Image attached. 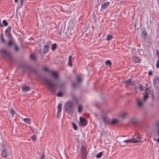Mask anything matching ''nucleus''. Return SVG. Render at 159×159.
I'll list each match as a JSON object with an SVG mask.
<instances>
[{"label": "nucleus", "mask_w": 159, "mask_h": 159, "mask_svg": "<svg viewBox=\"0 0 159 159\" xmlns=\"http://www.w3.org/2000/svg\"><path fill=\"white\" fill-rule=\"evenodd\" d=\"M51 74L52 76L54 78L57 79L58 78V75L57 72L52 71L51 72Z\"/></svg>", "instance_id": "obj_12"}, {"label": "nucleus", "mask_w": 159, "mask_h": 159, "mask_svg": "<svg viewBox=\"0 0 159 159\" xmlns=\"http://www.w3.org/2000/svg\"><path fill=\"white\" fill-rule=\"evenodd\" d=\"M140 141L139 140H137L135 138L128 139L125 140H124L123 141L125 143H136L139 142Z\"/></svg>", "instance_id": "obj_7"}, {"label": "nucleus", "mask_w": 159, "mask_h": 159, "mask_svg": "<svg viewBox=\"0 0 159 159\" xmlns=\"http://www.w3.org/2000/svg\"><path fill=\"white\" fill-rule=\"evenodd\" d=\"M142 37H143L144 39L146 38L147 36V33L145 30H143L142 34Z\"/></svg>", "instance_id": "obj_19"}, {"label": "nucleus", "mask_w": 159, "mask_h": 159, "mask_svg": "<svg viewBox=\"0 0 159 159\" xmlns=\"http://www.w3.org/2000/svg\"><path fill=\"white\" fill-rule=\"evenodd\" d=\"M57 48V45L55 43H54L52 46V50H54Z\"/></svg>", "instance_id": "obj_27"}, {"label": "nucleus", "mask_w": 159, "mask_h": 159, "mask_svg": "<svg viewBox=\"0 0 159 159\" xmlns=\"http://www.w3.org/2000/svg\"><path fill=\"white\" fill-rule=\"evenodd\" d=\"M10 113L12 114V116H13L15 113V111L12 108L10 109Z\"/></svg>", "instance_id": "obj_30"}, {"label": "nucleus", "mask_w": 159, "mask_h": 159, "mask_svg": "<svg viewBox=\"0 0 159 159\" xmlns=\"http://www.w3.org/2000/svg\"><path fill=\"white\" fill-rule=\"evenodd\" d=\"M15 49L16 51H18V46H16L15 47Z\"/></svg>", "instance_id": "obj_52"}, {"label": "nucleus", "mask_w": 159, "mask_h": 159, "mask_svg": "<svg viewBox=\"0 0 159 159\" xmlns=\"http://www.w3.org/2000/svg\"><path fill=\"white\" fill-rule=\"evenodd\" d=\"M80 126H85L87 123L86 120L85 119L80 117Z\"/></svg>", "instance_id": "obj_5"}, {"label": "nucleus", "mask_w": 159, "mask_h": 159, "mask_svg": "<svg viewBox=\"0 0 159 159\" xmlns=\"http://www.w3.org/2000/svg\"><path fill=\"white\" fill-rule=\"evenodd\" d=\"M125 84L127 85H133L134 83L133 81H132L130 79H128L125 82Z\"/></svg>", "instance_id": "obj_11"}, {"label": "nucleus", "mask_w": 159, "mask_h": 159, "mask_svg": "<svg viewBox=\"0 0 159 159\" xmlns=\"http://www.w3.org/2000/svg\"><path fill=\"white\" fill-rule=\"evenodd\" d=\"M24 0H20V3L19 4L20 7H22L23 4Z\"/></svg>", "instance_id": "obj_34"}, {"label": "nucleus", "mask_w": 159, "mask_h": 159, "mask_svg": "<svg viewBox=\"0 0 159 159\" xmlns=\"http://www.w3.org/2000/svg\"><path fill=\"white\" fill-rule=\"evenodd\" d=\"M1 39V40L3 42L5 43V40L3 38V34H2L0 36Z\"/></svg>", "instance_id": "obj_35"}, {"label": "nucleus", "mask_w": 159, "mask_h": 159, "mask_svg": "<svg viewBox=\"0 0 159 159\" xmlns=\"http://www.w3.org/2000/svg\"><path fill=\"white\" fill-rule=\"evenodd\" d=\"M22 89L23 91H28L30 90V88L28 86H23L22 87Z\"/></svg>", "instance_id": "obj_14"}, {"label": "nucleus", "mask_w": 159, "mask_h": 159, "mask_svg": "<svg viewBox=\"0 0 159 159\" xmlns=\"http://www.w3.org/2000/svg\"><path fill=\"white\" fill-rule=\"evenodd\" d=\"M72 125L74 129L75 130L77 129L78 127L75 123L73 122L72 123Z\"/></svg>", "instance_id": "obj_25"}, {"label": "nucleus", "mask_w": 159, "mask_h": 159, "mask_svg": "<svg viewBox=\"0 0 159 159\" xmlns=\"http://www.w3.org/2000/svg\"><path fill=\"white\" fill-rule=\"evenodd\" d=\"M154 141L156 140L157 143H159V138L157 139H156L155 138L154 139Z\"/></svg>", "instance_id": "obj_50"}, {"label": "nucleus", "mask_w": 159, "mask_h": 159, "mask_svg": "<svg viewBox=\"0 0 159 159\" xmlns=\"http://www.w3.org/2000/svg\"><path fill=\"white\" fill-rule=\"evenodd\" d=\"M148 75H152V72L151 71H149L148 72Z\"/></svg>", "instance_id": "obj_48"}, {"label": "nucleus", "mask_w": 159, "mask_h": 159, "mask_svg": "<svg viewBox=\"0 0 159 159\" xmlns=\"http://www.w3.org/2000/svg\"><path fill=\"white\" fill-rule=\"evenodd\" d=\"M44 157L45 156L44 154H43L41 157L40 159H44Z\"/></svg>", "instance_id": "obj_45"}, {"label": "nucleus", "mask_w": 159, "mask_h": 159, "mask_svg": "<svg viewBox=\"0 0 159 159\" xmlns=\"http://www.w3.org/2000/svg\"><path fill=\"white\" fill-rule=\"evenodd\" d=\"M43 69L44 70H45V71H48V69L47 68L44 67L43 68Z\"/></svg>", "instance_id": "obj_47"}, {"label": "nucleus", "mask_w": 159, "mask_h": 159, "mask_svg": "<svg viewBox=\"0 0 159 159\" xmlns=\"http://www.w3.org/2000/svg\"><path fill=\"white\" fill-rule=\"evenodd\" d=\"M156 125L158 129H159V121H157L156 123Z\"/></svg>", "instance_id": "obj_41"}, {"label": "nucleus", "mask_w": 159, "mask_h": 159, "mask_svg": "<svg viewBox=\"0 0 159 159\" xmlns=\"http://www.w3.org/2000/svg\"><path fill=\"white\" fill-rule=\"evenodd\" d=\"M137 138L138 139H137V140H139V141H140V139H141V136H137ZM140 142V141L139 142Z\"/></svg>", "instance_id": "obj_49"}, {"label": "nucleus", "mask_w": 159, "mask_h": 159, "mask_svg": "<svg viewBox=\"0 0 159 159\" xmlns=\"http://www.w3.org/2000/svg\"><path fill=\"white\" fill-rule=\"evenodd\" d=\"M153 85L155 88L159 89V78L156 77L153 80Z\"/></svg>", "instance_id": "obj_6"}, {"label": "nucleus", "mask_w": 159, "mask_h": 159, "mask_svg": "<svg viewBox=\"0 0 159 159\" xmlns=\"http://www.w3.org/2000/svg\"><path fill=\"white\" fill-rule=\"evenodd\" d=\"M71 57H72L71 56H70L69 57V59H68V60H69V61H71Z\"/></svg>", "instance_id": "obj_51"}, {"label": "nucleus", "mask_w": 159, "mask_h": 159, "mask_svg": "<svg viewBox=\"0 0 159 159\" xmlns=\"http://www.w3.org/2000/svg\"><path fill=\"white\" fill-rule=\"evenodd\" d=\"M156 66L157 68H159V60L157 61Z\"/></svg>", "instance_id": "obj_38"}, {"label": "nucleus", "mask_w": 159, "mask_h": 159, "mask_svg": "<svg viewBox=\"0 0 159 159\" xmlns=\"http://www.w3.org/2000/svg\"><path fill=\"white\" fill-rule=\"evenodd\" d=\"M81 159H87V155L88 151L85 147L83 146L81 147Z\"/></svg>", "instance_id": "obj_3"}, {"label": "nucleus", "mask_w": 159, "mask_h": 159, "mask_svg": "<svg viewBox=\"0 0 159 159\" xmlns=\"http://www.w3.org/2000/svg\"><path fill=\"white\" fill-rule=\"evenodd\" d=\"M0 26L2 27H3V26L1 24H0Z\"/></svg>", "instance_id": "obj_56"}, {"label": "nucleus", "mask_w": 159, "mask_h": 159, "mask_svg": "<svg viewBox=\"0 0 159 159\" xmlns=\"http://www.w3.org/2000/svg\"><path fill=\"white\" fill-rule=\"evenodd\" d=\"M64 109L66 112L71 115L74 111L73 105L72 102H68L66 103Z\"/></svg>", "instance_id": "obj_1"}, {"label": "nucleus", "mask_w": 159, "mask_h": 159, "mask_svg": "<svg viewBox=\"0 0 159 159\" xmlns=\"http://www.w3.org/2000/svg\"><path fill=\"white\" fill-rule=\"evenodd\" d=\"M31 138H32V139H33V140H35L36 139V137L35 136L33 135L32 136Z\"/></svg>", "instance_id": "obj_40"}, {"label": "nucleus", "mask_w": 159, "mask_h": 159, "mask_svg": "<svg viewBox=\"0 0 159 159\" xmlns=\"http://www.w3.org/2000/svg\"><path fill=\"white\" fill-rule=\"evenodd\" d=\"M1 154L2 157L4 158H7L9 155L8 151L6 148L5 145L4 144L2 145Z\"/></svg>", "instance_id": "obj_4"}, {"label": "nucleus", "mask_w": 159, "mask_h": 159, "mask_svg": "<svg viewBox=\"0 0 159 159\" xmlns=\"http://www.w3.org/2000/svg\"><path fill=\"white\" fill-rule=\"evenodd\" d=\"M149 95V93H146L144 95L143 97V101H145L146 99L148 98V96Z\"/></svg>", "instance_id": "obj_23"}, {"label": "nucleus", "mask_w": 159, "mask_h": 159, "mask_svg": "<svg viewBox=\"0 0 159 159\" xmlns=\"http://www.w3.org/2000/svg\"><path fill=\"white\" fill-rule=\"evenodd\" d=\"M8 44L9 45H11L12 44V42L11 40H10L8 42Z\"/></svg>", "instance_id": "obj_44"}, {"label": "nucleus", "mask_w": 159, "mask_h": 159, "mask_svg": "<svg viewBox=\"0 0 159 159\" xmlns=\"http://www.w3.org/2000/svg\"><path fill=\"white\" fill-rule=\"evenodd\" d=\"M57 95L58 97H61L63 95V93L61 92H59L57 93Z\"/></svg>", "instance_id": "obj_33"}, {"label": "nucleus", "mask_w": 159, "mask_h": 159, "mask_svg": "<svg viewBox=\"0 0 159 159\" xmlns=\"http://www.w3.org/2000/svg\"><path fill=\"white\" fill-rule=\"evenodd\" d=\"M72 85L73 87H75L76 86V84L74 82H73L72 84Z\"/></svg>", "instance_id": "obj_42"}, {"label": "nucleus", "mask_w": 159, "mask_h": 159, "mask_svg": "<svg viewBox=\"0 0 159 159\" xmlns=\"http://www.w3.org/2000/svg\"><path fill=\"white\" fill-rule=\"evenodd\" d=\"M156 55L157 56V57L158 60H159V51L157 49H156Z\"/></svg>", "instance_id": "obj_32"}, {"label": "nucleus", "mask_w": 159, "mask_h": 159, "mask_svg": "<svg viewBox=\"0 0 159 159\" xmlns=\"http://www.w3.org/2000/svg\"><path fill=\"white\" fill-rule=\"evenodd\" d=\"M101 119L105 123H106L108 121V118L105 116H102L101 118Z\"/></svg>", "instance_id": "obj_20"}, {"label": "nucleus", "mask_w": 159, "mask_h": 159, "mask_svg": "<svg viewBox=\"0 0 159 159\" xmlns=\"http://www.w3.org/2000/svg\"><path fill=\"white\" fill-rule=\"evenodd\" d=\"M133 61L135 63L139 62L140 61V58L138 57H134L133 58Z\"/></svg>", "instance_id": "obj_13"}, {"label": "nucleus", "mask_w": 159, "mask_h": 159, "mask_svg": "<svg viewBox=\"0 0 159 159\" xmlns=\"http://www.w3.org/2000/svg\"><path fill=\"white\" fill-rule=\"evenodd\" d=\"M118 120L116 119H113L111 122V124L112 125H114L118 123Z\"/></svg>", "instance_id": "obj_21"}, {"label": "nucleus", "mask_w": 159, "mask_h": 159, "mask_svg": "<svg viewBox=\"0 0 159 159\" xmlns=\"http://www.w3.org/2000/svg\"><path fill=\"white\" fill-rule=\"evenodd\" d=\"M45 81L47 83L49 90L52 93H54L56 88V84L48 79H45Z\"/></svg>", "instance_id": "obj_2"}, {"label": "nucleus", "mask_w": 159, "mask_h": 159, "mask_svg": "<svg viewBox=\"0 0 159 159\" xmlns=\"http://www.w3.org/2000/svg\"><path fill=\"white\" fill-rule=\"evenodd\" d=\"M145 92H146V93H148L147 91L148 89V88L147 86L146 87H145Z\"/></svg>", "instance_id": "obj_43"}, {"label": "nucleus", "mask_w": 159, "mask_h": 159, "mask_svg": "<svg viewBox=\"0 0 159 159\" xmlns=\"http://www.w3.org/2000/svg\"><path fill=\"white\" fill-rule=\"evenodd\" d=\"M127 114L126 112L123 111L120 113V116L122 118H125L127 115Z\"/></svg>", "instance_id": "obj_18"}, {"label": "nucleus", "mask_w": 159, "mask_h": 159, "mask_svg": "<svg viewBox=\"0 0 159 159\" xmlns=\"http://www.w3.org/2000/svg\"><path fill=\"white\" fill-rule=\"evenodd\" d=\"M110 2H107L105 3H102L101 6V8L103 9L107 8Z\"/></svg>", "instance_id": "obj_10"}, {"label": "nucleus", "mask_w": 159, "mask_h": 159, "mask_svg": "<svg viewBox=\"0 0 159 159\" xmlns=\"http://www.w3.org/2000/svg\"><path fill=\"white\" fill-rule=\"evenodd\" d=\"M147 85V84H146V85Z\"/></svg>", "instance_id": "obj_57"}, {"label": "nucleus", "mask_w": 159, "mask_h": 159, "mask_svg": "<svg viewBox=\"0 0 159 159\" xmlns=\"http://www.w3.org/2000/svg\"><path fill=\"white\" fill-rule=\"evenodd\" d=\"M11 29V26H9L6 29L5 31L6 35L8 37H10L11 36V34H10V31Z\"/></svg>", "instance_id": "obj_9"}, {"label": "nucleus", "mask_w": 159, "mask_h": 159, "mask_svg": "<svg viewBox=\"0 0 159 159\" xmlns=\"http://www.w3.org/2000/svg\"><path fill=\"white\" fill-rule=\"evenodd\" d=\"M48 50V47L46 45H45L43 47V51L44 53L47 52Z\"/></svg>", "instance_id": "obj_17"}, {"label": "nucleus", "mask_w": 159, "mask_h": 159, "mask_svg": "<svg viewBox=\"0 0 159 159\" xmlns=\"http://www.w3.org/2000/svg\"><path fill=\"white\" fill-rule=\"evenodd\" d=\"M30 57L32 59H34L35 58L34 56V55H31Z\"/></svg>", "instance_id": "obj_46"}, {"label": "nucleus", "mask_w": 159, "mask_h": 159, "mask_svg": "<svg viewBox=\"0 0 159 159\" xmlns=\"http://www.w3.org/2000/svg\"><path fill=\"white\" fill-rule=\"evenodd\" d=\"M3 23L4 26H7L8 25V23L7 21L6 20H4L3 21Z\"/></svg>", "instance_id": "obj_28"}, {"label": "nucleus", "mask_w": 159, "mask_h": 159, "mask_svg": "<svg viewBox=\"0 0 159 159\" xmlns=\"http://www.w3.org/2000/svg\"><path fill=\"white\" fill-rule=\"evenodd\" d=\"M23 120L26 123L30 124L31 123L30 119L29 118H24Z\"/></svg>", "instance_id": "obj_16"}, {"label": "nucleus", "mask_w": 159, "mask_h": 159, "mask_svg": "<svg viewBox=\"0 0 159 159\" xmlns=\"http://www.w3.org/2000/svg\"><path fill=\"white\" fill-rule=\"evenodd\" d=\"M81 105H79L78 106V111L79 112H81Z\"/></svg>", "instance_id": "obj_37"}, {"label": "nucleus", "mask_w": 159, "mask_h": 159, "mask_svg": "<svg viewBox=\"0 0 159 159\" xmlns=\"http://www.w3.org/2000/svg\"><path fill=\"white\" fill-rule=\"evenodd\" d=\"M144 101L142 100H139L137 102V105L139 107H141L144 103Z\"/></svg>", "instance_id": "obj_15"}, {"label": "nucleus", "mask_w": 159, "mask_h": 159, "mask_svg": "<svg viewBox=\"0 0 159 159\" xmlns=\"http://www.w3.org/2000/svg\"><path fill=\"white\" fill-rule=\"evenodd\" d=\"M106 63L107 65H109V66H111V63L109 60H107L106 61Z\"/></svg>", "instance_id": "obj_29"}, {"label": "nucleus", "mask_w": 159, "mask_h": 159, "mask_svg": "<svg viewBox=\"0 0 159 159\" xmlns=\"http://www.w3.org/2000/svg\"><path fill=\"white\" fill-rule=\"evenodd\" d=\"M158 134L159 135V129H157Z\"/></svg>", "instance_id": "obj_54"}, {"label": "nucleus", "mask_w": 159, "mask_h": 159, "mask_svg": "<svg viewBox=\"0 0 159 159\" xmlns=\"http://www.w3.org/2000/svg\"><path fill=\"white\" fill-rule=\"evenodd\" d=\"M139 89L141 91H143V86L141 85H139Z\"/></svg>", "instance_id": "obj_36"}, {"label": "nucleus", "mask_w": 159, "mask_h": 159, "mask_svg": "<svg viewBox=\"0 0 159 159\" xmlns=\"http://www.w3.org/2000/svg\"><path fill=\"white\" fill-rule=\"evenodd\" d=\"M57 117L58 118L60 116L61 112L62 109V104L61 103H59L57 106Z\"/></svg>", "instance_id": "obj_8"}, {"label": "nucleus", "mask_w": 159, "mask_h": 159, "mask_svg": "<svg viewBox=\"0 0 159 159\" xmlns=\"http://www.w3.org/2000/svg\"><path fill=\"white\" fill-rule=\"evenodd\" d=\"M81 77L80 75H78L77 77V81L78 83L80 82L81 80Z\"/></svg>", "instance_id": "obj_26"}, {"label": "nucleus", "mask_w": 159, "mask_h": 159, "mask_svg": "<svg viewBox=\"0 0 159 159\" xmlns=\"http://www.w3.org/2000/svg\"><path fill=\"white\" fill-rule=\"evenodd\" d=\"M112 38V36L111 35H108L107 36L106 40H109L111 39Z\"/></svg>", "instance_id": "obj_31"}, {"label": "nucleus", "mask_w": 159, "mask_h": 159, "mask_svg": "<svg viewBox=\"0 0 159 159\" xmlns=\"http://www.w3.org/2000/svg\"><path fill=\"white\" fill-rule=\"evenodd\" d=\"M2 53L5 54L7 55H8L9 57H11V55L6 50L3 49L2 50Z\"/></svg>", "instance_id": "obj_24"}, {"label": "nucleus", "mask_w": 159, "mask_h": 159, "mask_svg": "<svg viewBox=\"0 0 159 159\" xmlns=\"http://www.w3.org/2000/svg\"><path fill=\"white\" fill-rule=\"evenodd\" d=\"M68 64L71 67L72 66V62H71V61H69V60H68Z\"/></svg>", "instance_id": "obj_39"}, {"label": "nucleus", "mask_w": 159, "mask_h": 159, "mask_svg": "<svg viewBox=\"0 0 159 159\" xmlns=\"http://www.w3.org/2000/svg\"><path fill=\"white\" fill-rule=\"evenodd\" d=\"M122 2L121 1V2H120V3H119V5L120 6H121V5L122 4Z\"/></svg>", "instance_id": "obj_53"}, {"label": "nucleus", "mask_w": 159, "mask_h": 159, "mask_svg": "<svg viewBox=\"0 0 159 159\" xmlns=\"http://www.w3.org/2000/svg\"><path fill=\"white\" fill-rule=\"evenodd\" d=\"M14 1H15V2L17 3V2L18 1V0H14Z\"/></svg>", "instance_id": "obj_55"}, {"label": "nucleus", "mask_w": 159, "mask_h": 159, "mask_svg": "<svg viewBox=\"0 0 159 159\" xmlns=\"http://www.w3.org/2000/svg\"><path fill=\"white\" fill-rule=\"evenodd\" d=\"M102 152H100L96 155V157L97 158H100L102 156Z\"/></svg>", "instance_id": "obj_22"}]
</instances>
